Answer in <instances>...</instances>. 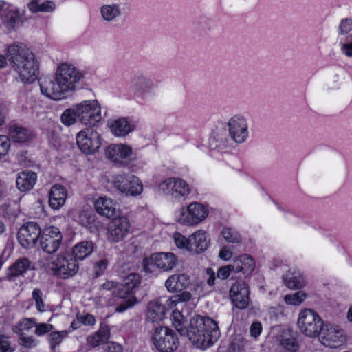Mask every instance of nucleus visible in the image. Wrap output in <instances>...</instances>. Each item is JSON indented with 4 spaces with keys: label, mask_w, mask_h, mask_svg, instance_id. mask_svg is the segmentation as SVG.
<instances>
[{
    "label": "nucleus",
    "mask_w": 352,
    "mask_h": 352,
    "mask_svg": "<svg viewBox=\"0 0 352 352\" xmlns=\"http://www.w3.org/2000/svg\"><path fill=\"white\" fill-rule=\"evenodd\" d=\"M82 77V73L73 65L61 63L57 67L53 79L42 80L40 83L41 91L52 100H60L66 97L67 93L76 89V84Z\"/></svg>",
    "instance_id": "obj_1"
},
{
    "label": "nucleus",
    "mask_w": 352,
    "mask_h": 352,
    "mask_svg": "<svg viewBox=\"0 0 352 352\" xmlns=\"http://www.w3.org/2000/svg\"><path fill=\"white\" fill-rule=\"evenodd\" d=\"M7 57L13 70L25 83H32L38 75V63L34 54L22 43H14L7 48Z\"/></svg>",
    "instance_id": "obj_2"
},
{
    "label": "nucleus",
    "mask_w": 352,
    "mask_h": 352,
    "mask_svg": "<svg viewBox=\"0 0 352 352\" xmlns=\"http://www.w3.org/2000/svg\"><path fill=\"white\" fill-rule=\"evenodd\" d=\"M186 335L197 348L206 349L218 340L220 331L212 318L197 315L190 319Z\"/></svg>",
    "instance_id": "obj_3"
},
{
    "label": "nucleus",
    "mask_w": 352,
    "mask_h": 352,
    "mask_svg": "<svg viewBox=\"0 0 352 352\" xmlns=\"http://www.w3.org/2000/svg\"><path fill=\"white\" fill-rule=\"evenodd\" d=\"M297 325L303 334L309 337H316L322 331L324 323L316 311L305 308L298 314Z\"/></svg>",
    "instance_id": "obj_4"
},
{
    "label": "nucleus",
    "mask_w": 352,
    "mask_h": 352,
    "mask_svg": "<svg viewBox=\"0 0 352 352\" xmlns=\"http://www.w3.org/2000/svg\"><path fill=\"white\" fill-rule=\"evenodd\" d=\"M77 111L78 121L91 128L100 122L101 107L97 100H83L74 105Z\"/></svg>",
    "instance_id": "obj_5"
},
{
    "label": "nucleus",
    "mask_w": 352,
    "mask_h": 352,
    "mask_svg": "<svg viewBox=\"0 0 352 352\" xmlns=\"http://www.w3.org/2000/svg\"><path fill=\"white\" fill-rule=\"evenodd\" d=\"M152 339L155 346L160 352L174 351L178 348L179 344L175 331L164 326L155 329Z\"/></svg>",
    "instance_id": "obj_6"
},
{
    "label": "nucleus",
    "mask_w": 352,
    "mask_h": 352,
    "mask_svg": "<svg viewBox=\"0 0 352 352\" xmlns=\"http://www.w3.org/2000/svg\"><path fill=\"white\" fill-rule=\"evenodd\" d=\"M159 191L170 196L176 201H184L190 194L188 184L183 179L170 177L161 182L158 186Z\"/></svg>",
    "instance_id": "obj_7"
},
{
    "label": "nucleus",
    "mask_w": 352,
    "mask_h": 352,
    "mask_svg": "<svg viewBox=\"0 0 352 352\" xmlns=\"http://www.w3.org/2000/svg\"><path fill=\"white\" fill-rule=\"evenodd\" d=\"M177 258L171 252H160L143 260V268L146 273H154L157 269L167 272L177 265Z\"/></svg>",
    "instance_id": "obj_8"
},
{
    "label": "nucleus",
    "mask_w": 352,
    "mask_h": 352,
    "mask_svg": "<svg viewBox=\"0 0 352 352\" xmlns=\"http://www.w3.org/2000/svg\"><path fill=\"white\" fill-rule=\"evenodd\" d=\"M208 214L207 208L202 204L197 202L191 203L186 208H182L176 213L177 222L192 226L198 224L204 220Z\"/></svg>",
    "instance_id": "obj_9"
},
{
    "label": "nucleus",
    "mask_w": 352,
    "mask_h": 352,
    "mask_svg": "<svg viewBox=\"0 0 352 352\" xmlns=\"http://www.w3.org/2000/svg\"><path fill=\"white\" fill-rule=\"evenodd\" d=\"M54 274L66 279L74 276L78 271V263L71 254H60L52 262Z\"/></svg>",
    "instance_id": "obj_10"
},
{
    "label": "nucleus",
    "mask_w": 352,
    "mask_h": 352,
    "mask_svg": "<svg viewBox=\"0 0 352 352\" xmlns=\"http://www.w3.org/2000/svg\"><path fill=\"white\" fill-rule=\"evenodd\" d=\"M113 186L119 192L130 196H138L143 191L141 181L133 175H118L114 179Z\"/></svg>",
    "instance_id": "obj_11"
},
{
    "label": "nucleus",
    "mask_w": 352,
    "mask_h": 352,
    "mask_svg": "<svg viewBox=\"0 0 352 352\" xmlns=\"http://www.w3.org/2000/svg\"><path fill=\"white\" fill-rule=\"evenodd\" d=\"M228 128L230 138L236 144L244 143L249 137L247 119L242 115L236 114L228 122Z\"/></svg>",
    "instance_id": "obj_12"
},
{
    "label": "nucleus",
    "mask_w": 352,
    "mask_h": 352,
    "mask_svg": "<svg viewBox=\"0 0 352 352\" xmlns=\"http://www.w3.org/2000/svg\"><path fill=\"white\" fill-rule=\"evenodd\" d=\"M76 142L80 151L87 154L94 153L101 146L100 135L94 130H82L78 132Z\"/></svg>",
    "instance_id": "obj_13"
},
{
    "label": "nucleus",
    "mask_w": 352,
    "mask_h": 352,
    "mask_svg": "<svg viewBox=\"0 0 352 352\" xmlns=\"http://www.w3.org/2000/svg\"><path fill=\"white\" fill-rule=\"evenodd\" d=\"M320 335L322 343L331 348L340 346L346 341L344 331L338 326L329 323L323 325Z\"/></svg>",
    "instance_id": "obj_14"
},
{
    "label": "nucleus",
    "mask_w": 352,
    "mask_h": 352,
    "mask_svg": "<svg viewBox=\"0 0 352 352\" xmlns=\"http://www.w3.org/2000/svg\"><path fill=\"white\" fill-rule=\"evenodd\" d=\"M229 293L230 299L236 308L244 309L248 306L250 290L245 281L239 280L233 283Z\"/></svg>",
    "instance_id": "obj_15"
},
{
    "label": "nucleus",
    "mask_w": 352,
    "mask_h": 352,
    "mask_svg": "<svg viewBox=\"0 0 352 352\" xmlns=\"http://www.w3.org/2000/svg\"><path fill=\"white\" fill-rule=\"evenodd\" d=\"M41 232V230L36 223L28 222L19 230V242L23 248H30L36 244Z\"/></svg>",
    "instance_id": "obj_16"
},
{
    "label": "nucleus",
    "mask_w": 352,
    "mask_h": 352,
    "mask_svg": "<svg viewBox=\"0 0 352 352\" xmlns=\"http://www.w3.org/2000/svg\"><path fill=\"white\" fill-rule=\"evenodd\" d=\"M126 0H109V2L103 3L99 8L101 19L106 23L116 21L122 14V6H126Z\"/></svg>",
    "instance_id": "obj_17"
},
{
    "label": "nucleus",
    "mask_w": 352,
    "mask_h": 352,
    "mask_svg": "<svg viewBox=\"0 0 352 352\" xmlns=\"http://www.w3.org/2000/svg\"><path fill=\"white\" fill-rule=\"evenodd\" d=\"M130 223L125 217L113 219L108 226L107 239L111 242H119L128 234Z\"/></svg>",
    "instance_id": "obj_18"
},
{
    "label": "nucleus",
    "mask_w": 352,
    "mask_h": 352,
    "mask_svg": "<svg viewBox=\"0 0 352 352\" xmlns=\"http://www.w3.org/2000/svg\"><path fill=\"white\" fill-rule=\"evenodd\" d=\"M133 155V149L130 146L125 144H112L107 147L105 150L106 157L113 163L126 166V160H131Z\"/></svg>",
    "instance_id": "obj_19"
},
{
    "label": "nucleus",
    "mask_w": 352,
    "mask_h": 352,
    "mask_svg": "<svg viewBox=\"0 0 352 352\" xmlns=\"http://www.w3.org/2000/svg\"><path fill=\"white\" fill-rule=\"evenodd\" d=\"M61 241L62 234L59 229L56 227H50L43 232L40 244L44 252L47 254H52L58 250Z\"/></svg>",
    "instance_id": "obj_20"
},
{
    "label": "nucleus",
    "mask_w": 352,
    "mask_h": 352,
    "mask_svg": "<svg viewBox=\"0 0 352 352\" xmlns=\"http://www.w3.org/2000/svg\"><path fill=\"white\" fill-rule=\"evenodd\" d=\"M130 87L137 98L143 99L146 94L152 93L155 85L150 78L142 75H137L131 79Z\"/></svg>",
    "instance_id": "obj_21"
},
{
    "label": "nucleus",
    "mask_w": 352,
    "mask_h": 352,
    "mask_svg": "<svg viewBox=\"0 0 352 352\" xmlns=\"http://www.w3.org/2000/svg\"><path fill=\"white\" fill-rule=\"evenodd\" d=\"M231 264L234 274L241 273L244 276L252 274L255 267V263L253 258L246 254L235 258Z\"/></svg>",
    "instance_id": "obj_22"
},
{
    "label": "nucleus",
    "mask_w": 352,
    "mask_h": 352,
    "mask_svg": "<svg viewBox=\"0 0 352 352\" xmlns=\"http://www.w3.org/2000/svg\"><path fill=\"white\" fill-rule=\"evenodd\" d=\"M190 283L189 276L185 274H175L170 276L165 282V287L169 292H182Z\"/></svg>",
    "instance_id": "obj_23"
},
{
    "label": "nucleus",
    "mask_w": 352,
    "mask_h": 352,
    "mask_svg": "<svg viewBox=\"0 0 352 352\" xmlns=\"http://www.w3.org/2000/svg\"><path fill=\"white\" fill-rule=\"evenodd\" d=\"M209 242L206 232L198 230L188 238V250L196 253L202 252L208 248Z\"/></svg>",
    "instance_id": "obj_24"
},
{
    "label": "nucleus",
    "mask_w": 352,
    "mask_h": 352,
    "mask_svg": "<svg viewBox=\"0 0 352 352\" xmlns=\"http://www.w3.org/2000/svg\"><path fill=\"white\" fill-rule=\"evenodd\" d=\"M96 212L107 218L113 217L116 212V204L107 197H100L94 201Z\"/></svg>",
    "instance_id": "obj_25"
},
{
    "label": "nucleus",
    "mask_w": 352,
    "mask_h": 352,
    "mask_svg": "<svg viewBox=\"0 0 352 352\" xmlns=\"http://www.w3.org/2000/svg\"><path fill=\"white\" fill-rule=\"evenodd\" d=\"M141 282V277L138 274L131 273L123 279L122 287L119 288L116 295L120 298H126V295H131V291Z\"/></svg>",
    "instance_id": "obj_26"
},
{
    "label": "nucleus",
    "mask_w": 352,
    "mask_h": 352,
    "mask_svg": "<svg viewBox=\"0 0 352 352\" xmlns=\"http://www.w3.org/2000/svg\"><path fill=\"white\" fill-rule=\"evenodd\" d=\"M67 198L65 188L60 184H55L51 188L49 197V205L53 209L62 207Z\"/></svg>",
    "instance_id": "obj_27"
},
{
    "label": "nucleus",
    "mask_w": 352,
    "mask_h": 352,
    "mask_svg": "<svg viewBox=\"0 0 352 352\" xmlns=\"http://www.w3.org/2000/svg\"><path fill=\"white\" fill-rule=\"evenodd\" d=\"M36 180V173L31 170H25L18 174L16 185L19 190L25 192L31 190L34 187Z\"/></svg>",
    "instance_id": "obj_28"
},
{
    "label": "nucleus",
    "mask_w": 352,
    "mask_h": 352,
    "mask_svg": "<svg viewBox=\"0 0 352 352\" xmlns=\"http://www.w3.org/2000/svg\"><path fill=\"white\" fill-rule=\"evenodd\" d=\"M277 340L281 352H298L299 346L291 331H283Z\"/></svg>",
    "instance_id": "obj_29"
},
{
    "label": "nucleus",
    "mask_w": 352,
    "mask_h": 352,
    "mask_svg": "<svg viewBox=\"0 0 352 352\" xmlns=\"http://www.w3.org/2000/svg\"><path fill=\"white\" fill-rule=\"evenodd\" d=\"M283 278L285 285L291 289H300L306 285L302 274L294 269H290Z\"/></svg>",
    "instance_id": "obj_30"
},
{
    "label": "nucleus",
    "mask_w": 352,
    "mask_h": 352,
    "mask_svg": "<svg viewBox=\"0 0 352 352\" xmlns=\"http://www.w3.org/2000/svg\"><path fill=\"white\" fill-rule=\"evenodd\" d=\"M166 312V308L164 305L158 300L151 301L148 304V311L146 318L152 322L161 321Z\"/></svg>",
    "instance_id": "obj_31"
},
{
    "label": "nucleus",
    "mask_w": 352,
    "mask_h": 352,
    "mask_svg": "<svg viewBox=\"0 0 352 352\" xmlns=\"http://www.w3.org/2000/svg\"><path fill=\"white\" fill-rule=\"evenodd\" d=\"M110 338V331L108 326H101L94 334L87 338V344L92 347H96L101 344L105 343Z\"/></svg>",
    "instance_id": "obj_32"
},
{
    "label": "nucleus",
    "mask_w": 352,
    "mask_h": 352,
    "mask_svg": "<svg viewBox=\"0 0 352 352\" xmlns=\"http://www.w3.org/2000/svg\"><path fill=\"white\" fill-rule=\"evenodd\" d=\"M109 126L112 133L118 137H124L133 131L129 122L124 118L113 121Z\"/></svg>",
    "instance_id": "obj_33"
},
{
    "label": "nucleus",
    "mask_w": 352,
    "mask_h": 352,
    "mask_svg": "<svg viewBox=\"0 0 352 352\" xmlns=\"http://www.w3.org/2000/svg\"><path fill=\"white\" fill-rule=\"evenodd\" d=\"M93 250L94 244L91 241H82L73 248L72 255L78 261V260H83L89 256Z\"/></svg>",
    "instance_id": "obj_34"
},
{
    "label": "nucleus",
    "mask_w": 352,
    "mask_h": 352,
    "mask_svg": "<svg viewBox=\"0 0 352 352\" xmlns=\"http://www.w3.org/2000/svg\"><path fill=\"white\" fill-rule=\"evenodd\" d=\"M28 8L32 13L39 12L51 13L55 10L56 5L54 1L50 0L41 3L38 0H32L28 4Z\"/></svg>",
    "instance_id": "obj_35"
},
{
    "label": "nucleus",
    "mask_w": 352,
    "mask_h": 352,
    "mask_svg": "<svg viewBox=\"0 0 352 352\" xmlns=\"http://www.w3.org/2000/svg\"><path fill=\"white\" fill-rule=\"evenodd\" d=\"M31 262L25 257L16 260L9 267V276L16 277L23 274L30 268Z\"/></svg>",
    "instance_id": "obj_36"
},
{
    "label": "nucleus",
    "mask_w": 352,
    "mask_h": 352,
    "mask_svg": "<svg viewBox=\"0 0 352 352\" xmlns=\"http://www.w3.org/2000/svg\"><path fill=\"white\" fill-rule=\"evenodd\" d=\"M10 136L14 142H25L31 138V133L25 127L14 124L10 127Z\"/></svg>",
    "instance_id": "obj_37"
},
{
    "label": "nucleus",
    "mask_w": 352,
    "mask_h": 352,
    "mask_svg": "<svg viewBox=\"0 0 352 352\" xmlns=\"http://www.w3.org/2000/svg\"><path fill=\"white\" fill-rule=\"evenodd\" d=\"M19 20V14L18 10L9 8L7 12L2 15L1 22L8 30L14 29L16 23Z\"/></svg>",
    "instance_id": "obj_38"
},
{
    "label": "nucleus",
    "mask_w": 352,
    "mask_h": 352,
    "mask_svg": "<svg viewBox=\"0 0 352 352\" xmlns=\"http://www.w3.org/2000/svg\"><path fill=\"white\" fill-rule=\"evenodd\" d=\"M35 322L34 318H23L12 327V331L18 336L25 334V331H30L35 326Z\"/></svg>",
    "instance_id": "obj_39"
},
{
    "label": "nucleus",
    "mask_w": 352,
    "mask_h": 352,
    "mask_svg": "<svg viewBox=\"0 0 352 352\" xmlns=\"http://www.w3.org/2000/svg\"><path fill=\"white\" fill-rule=\"evenodd\" d=\"M61 122L66 126L74 124L78 120L77 111L75 106L65 110L60 116Z\"/></svg>",
    "instance_id": "obj_40"
},
{
    "label": "nucleus",
    "mask_w": 352,
    "mask_h": 352,
    "mask_svg": "<svg viewBox=\"0 0 352 352\" xmlns=\"http://www.w3.org/2000/svg\"><path fill=\"white\" fill-rule=\"evenodd\" d=\"M307 294L303 291H298L293 294H287L284 296L286 304L293 306H299L307 298Z\"/></svg>",
    "instance_id": "obj_41"
},
{
    "label": "nucleus",
    "mask_w": 352,
    "mask_h": 352,
    "mask_svg": "<svg viewBox=\"0 0 352 352\" xmlns=\"http://www.w3.org/2000/svg\"><path fill=\"white\" fill-rule=\"evenodd\" d=\"M221 235L228 243L239 244L242 241L241 234L231 228H224L221 231Z\"/></svg>",
    "instance_id": "obj_42"
},
{
    "label": "nucleus",
    "mask_w": 352,
    "mask_h": 352,
    "mask_svg": "<svg viewBox=\"0 0 352 352\" xmlns=\"http://www.w3.org/2000/svg\"><path fill=\"white\" fill-rule=\"evenodd\" d=\"M173 325L182 336L186 335V329L184 325L183 316L179 311H173L172 314Z\"/></svg>",
    "instance_id": "obj_43"
},
{
    "label": "nucleus",
    "mask_w": 352,
    "mask_h": 352,
    "mask_svg": "<svg viewBox=\"0 0 352 352\" xmlns=\"http://www.w3.org/2000/svg\"><path fill=\"white\" fill-rule=\"evenodd\" d=\"M67 335L68 332L67 331L51 332L49 336V342L51 348L54 349L56 346L59 345Z\"/></svg>",
    "instance_id": "obj_44"
},
{
    "label": "nucleus",
    "mask_w": 352,
    "mask_h": 352,
    "mask_svg": "<svg viewBox=\"0 0 352 352\" xmlns=\"http://www.w3.org/2000/svg\"><path fill=\"white\" fill-rule=\"evenodd\" d=\"M122 299V300L116 306V311L117 312H123L134 306L137 302L136 298L131 295H126V298Z\"/></svg>",
    "instance_id": "obj_45"
},
{
    "label": "nucleus",
    "mask_w": 352,
    "mask_h": 352,
    "mask_svg": "<svg viewBox=\"0 0 352 352\" xmlns=\"http://www.w3.org/2000/svg\"><path fill=\"white\" fill-rule=\"evenodd\" d=\"M192 298V295L188 292H183L179 294L174 295L168 299V305L170 307L175 306L179 302L189 301Z\"/></svg>",
    "instance_id": "obj_46"
},
{
    "label": "nucleus",
    "mask_w": 352,
    "mask_h": 352,
    "mask_svg": "<svg viewBox=\"0 0 352 352\" xmlns=\"http://www.w3.org/2000/svg\"><path fill=\"white\" fill-rule=\"evenodd\" d=\"M19 343L25 348H34L38 344V340L32 336L21 334L19 336Z\"/></svg>",
    "instance_id": "obj_47"
},
{
    "label": "nucleus",
    "mask_w": 352,
    "mask_h": 352,
    "mask_svg": "<svg viewBox=\"0 0 352 352\" xmlns=\"http://www.w3.org/2000/svg\"><path fill=\"white\" fill-rule=\"evenodd\" d=\"M95 216L89 211H82L78 216V221L80 223L85 227L89 226L94 222Z\"/></svg>",
    "instance_id": "obj_48"
},
{
    "label": "nucleus",
    "mask_w": 352,
    "mask_h": 352,
    "mask_svg": "<svg viewBox=\"0 0 352 352\" xmlns=\"http://www.w3.org/2000/svg\"><path fill=\"white\" fill-rule=\"evenodd\" d=\"M32 298L35 300L36 307L38 311H45V304L43 300V293L39 289H34L32 292Z\"/></svg>",
    "instance_id": "obj_49"
},
{
    "label": "nucleus",
    "mask_w": 352,
    "mask_h": 352,
    "mask_svg": "<svg viewBox=\"0 0 352 352\" xmlns=\"http://www.w3.org/2000/svg\"><path fill=\"white\" fill-rule=\"evenodd\" d=\"M341 52L347 57L352 58V34L347 36L344 42L340 43Z\"/></svg>",
    "instance_id": "obj_50"
},
{
    "label": "nucleus",
    "mask_w": 352,
    "mask_h": 352,
    "mask_svg": "<svg viewBox=\"0 0 352 352\" xmlns=\"http://www.w3.org/2000/svg\"><path fill=\"white\" fill-rule=\"evenodd\" d=\"M352 30V19L346 18L342 19L338 26L340 35H346Z\"/></svg>",
    "instance_id": "obj_51"
},
{
    "label": "nucleus",
    "mask_w": 352,
    "mask_h": 352,
    "mask_svg": "<svg viewBox=\"0 0 352 352\" xmlns=\"http://www.w3.org/2000/svg\"><path fill=\"white\" fill-rule=\"evenodd\" d=\"M108 264V260L106 258L97 261L94 265V276L97 278L100 276L107 269Z\"/></svg>",
    "instance_id": "obj_52"
},
{
    "label": "nucleus",
    "mask_w": 352,
    "mask_h": 352,
    "mask_svg": "<svg viewBox=\"0 0 352 352\" xmlns=\"http://www.w3.org/2000/svg\"><path fill=\"white\" fill-rule=\"evenodd\" d=\"M234 274V270L233 267H232V264L230 263L220 267L217 271V276L219 278L224 280Z\"/></svg>",
    "instance_id": "obj_53"
},
{
    "label": "nucleus",
    "mask_w": 352,
    "mask_h": 352,
    "mask_svg": "<svg viewBox=\"0 0 352 352\" xmlns=\"http://www.w3.org/2000/svg\"><path fill=\"white\" fill-rule=\"evenodd\" d=\"M175 245L179 248H185L188 250V239L179 232H175L173 235Z\"/></svg>",
    "instance_id": "obj_54"
},
{
    "label": "nucleus",
    "mask_w": 352,
    "mask_h": 352,
    "mask_svg": "<svg viewBox=\"0 0 352 352\" xmlns=\"http://www.w3.org/2000/svg\"><path fill=\"white\" fill-rule=\"evenodd\" d=\"M10 147V142L7 136L0 135V159L5 156Z\"/></svg>",
    "instance_id": "obj_55"
},
{
    "label": "nucleus",
    "mask_w": 352,
    "mask_h": 352,
    "mask_svg": "<svg viewBox=\"0 0 352 352\" xmlns=\"http://www.w3.org/2000/svg\"><path fill=\"white\" fill-rule=\"evenodd\" d=\"M35 333L39 336L51 331L54 328L52 324L46 323H35Z\"/></svg>",
    "instance_id": "obj_56"
},
{
    "label": "nucleus",
    "mask_w": 352,
    "mask_h": 352,
    "mask_svg": "<svg viewBox=\"0 0 352 352\" xmlns=\"http://www.w3.org/2000/svg\"><path fill=\"white\" fill-rule=\"evenodd\" d=\"M78 320L80 322L85 325H94L96 322L94 316L89 314L78 316Z\"/></svg>",
    "instance_id": "obj_57"
},
{
    "label": "nucleus",
    "mask_w": 352,
    "mask_h": 352,
    "mask_svg": "<svg viewBox=\"0 0 352 352\" xmlns=\"http://www.w3.org/2000/svg\"><path fill=\"white\" fill-rule=\"evenodd\" d=\"M219 256L222 260L228 261L232 256V252L228 246H224L219 251Z\"/></svg>",
    "instance_id": "obj_58"
},
{
    "label": "nucleus",
    "mask_w": 352,
    "mask_h": 352,
    "mask_svg": "<svg viewBox=\"0 0 352 352\" xmlns=\"http://www.w3.org/2000/svg\"><path fill=\"white\" fill-rule=\"evenodd\" d=\"M262 326L259 322H253L250 327L251 336L257 338L261 333Z\"/></svg>",
    "instance_id": "obj_59"
},
{
    "label": "nucleus",
    "mask_w": 352,
    "mask_h": 352,
    "mask_svg": "<svg viewBox=\"0 0 352 352\" xmlns=\"http://www.w3.org/2000/svg\"><path fill=\"white\" fill-rule=\"evenodd\" d=\"M10 342L6 339L0 338V352H12Z\"/></svg>",
    "instance_id": "obj_60"
},
{
    "label": "nucleus",
    "mask_w": 352,
    "mask_h": 352,
    "mask_svg": "<svg viewBox=\"0 0 352 352\" xmlns=\"http://www.w3.org/2000/svg\"><path fill=\"white\" fill-rule=\"evenodd\" d=\"M206 274L208 276L206 281L210 286H212L214 284L215 280V273L212 268L206 269Z\"/></svg>",
    "instance_id": "obj_61"
},
{
    "label": "nucleus",
    "mask_w": 352,
    "mask_h": 352,
    "mask_svg": "<svg viewBox=\"0 0 352 352\" xmlns=\"http://www.w3.org/2000/svg\"><path fill=\"white\" fill-rule=\"evenodd\" d=\"M106 352H122V347L119 344L111 342L108 345Z\"/></svg>",
    "instance_id": "obj_62"
},
{
    "label": "nucleus",
    "mask_w": 352,
    "mask_h": 352,
    "mask_svg": "<svg viewBox=\"0 0 352 352\" xmlns=\"http://www.w3.org/2000/svg\"><path fill=\"white\" fill-rule=\"evenodd\" d=\"M117 286V283L113 281H106L104 283H103L101 287L103 289L106 290H111L113 288H116Z\"/></svg>",
    "instance_id": "obj_63"
},
{
    "label": "nucleus",
    "mask_w": 352,
    "mask_h": 352,
    "mask_svg": "<svg viewBox=\"0 0 352 352\" xmlns=\"http://www.w3.org/2000/svg\"><path fill=\"white\" fill-rule=\"evenodd\" d=\"M7 65V58L0 54V67H4Z\"/></svg>",
    "instance_id": "obj_64"
}]
</instances>
